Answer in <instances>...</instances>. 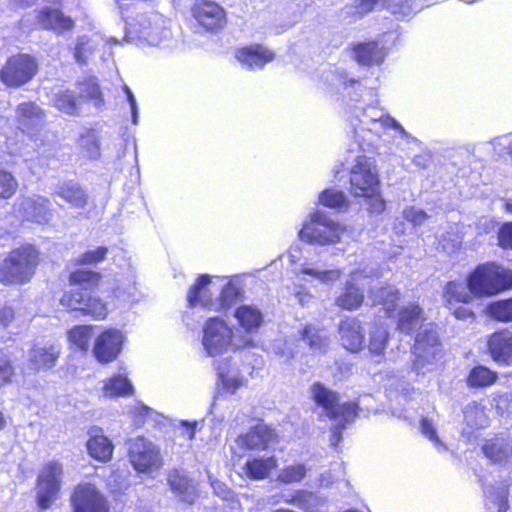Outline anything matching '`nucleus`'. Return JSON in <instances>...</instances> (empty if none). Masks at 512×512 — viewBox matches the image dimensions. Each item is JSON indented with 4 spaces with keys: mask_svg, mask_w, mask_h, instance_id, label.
Listing matches in <instances>:
<instances>
[{
    "mask_svg": "<svg viewBox=\"0 0 512 512\" xmlns=\"http://www.w3.org/2000/svg\"><path fill=\"white\" fill-rule=\"evenodd\" d=\"M73 512H109L104 495L91 483H82L71 495Z\"/></svg>",
    "mask_w": 512,
    "mask_h": 512,
    "instance_id": "nucleus-14",
    "label": "nucleus"
},
{
    "mask_svg": "<svg viewBox=\"0 0 512 512\" xmlns=\"http://www.w3.org/2000/svg\"><path fill=\"white\" fill-rule=\"evenodd\" d=\"M307 467L302 463H295L282 468L277 476V480L284 484H293L303 480L307 474Z\"/></svg>",
    "mask_w": 512,
    "mask_h": 512,
    "instance_id": "nucleus-50",
    "label": "nucleus"
},
{
    "mask_svg": "<svg viewBox=\"0 0 512 512\" xmlns=\"http://www.w3.org/2000/svg\"><path fill=\"white\" fill-rule=\"evenodd\" d=\"M277 467V459L270 457H255L248 459L243 467V471L251 479L261 480L269 477L272 470Z\"/></svg>",
    "mask_w": 512,
    "mask_h": 512,
    "instance_id": "nucleus-35",
    "label": "nucleus"
},
{
    "mask_svg": "<svg viewBox=\"0 0 512 512\" xmlns=\"http://www.w3.org/2000/svg\"><path fill=\"white\" fill-rule=\"evenodd\" d=\"M466 285L477 298L512 290V269L495 261L478 264L466 277Z\"/></svg>",
    "mask_w": 512,
    "mask_h": 512,
    "instance_id": "nucleus-1",
    "label": "nucleus"
},
{
    "mask_svg": "<svg viewBox=\"0 0 512 512\" xmlns=\"http://www.w3.org/2000/svg\"><path fill=\"white\" fill-rule=\"evenodd\" d=\"M195 21L208 31L221 29L226 24V12L222 6L210 0H196L191 6Z\"/></svg>",
    "mask_w": 512,
    "mask_h": 512,
    "instance_id": "nucleus-15",
    "label": "nucleus"
},
{
    "mask_svg": "<svg viewBox=\"0 0 512 512\" xmlns=\"http://www.w3.org/2000/svg\"><path fill=\"white\" fill-rule=\"evenodd\" d=\"M336 305L348 311L352 309V292L348 282L346 283L345 292L336 299Z\"/></svg>",
    "mask_w": 512,
    "mask_h": 512,
    "instance_id": "nucleus-61",
    "label": "nucleus"
},
{
    "mask_svg": "<svg viewBox=\"0 0 512 512\" xmlns=\"http://www.w3.org/2000/svg\"><path fill=\"white\" fill-rule=\"evenodd\" d=\"M128 455L132 466L138 472L157 471L163 465L159 447L144 437L129 441Z\"/></svg>",
    "mask_w": 512,
    "mask_h": 512,
    "instance_id": "nucleus-10",
    "label": "nucleus"
},
{
    "mask_svg": "<svg viewBox=\"0 0 512 512\" xmlns=\"http://www.w3.org/2000/svg\"><path fill=\"white\" fill-rule=\"evenodd\" d=\"M299 273L308 275L313 279L318 280L320 283L328 285L337 281L340 278L342 271L340 269H324L319 265L305 262L301 264Z\"/></svg>",
    "mask_w": 512,
    "mask_h": 512,
    "instance_id": "nucleus-38",
    "label": "nucleus"
},
{
    "mask_svg": "<svg viewBox=\"0 0 512 512\" xmlns=\"http://www.w3.org/2000/svg\"><path fill=\"white\" fill-rule=\"evenodd\" d=\"M388 339L389 333L384 327L378 325L373 326L369 334V351L374 355L383 354Z\"/></svg>",
    "mask_w": 512,
    "mask_h": 512,
    "instance_id": "nucleus-49",
    "label": "nucleus"
},
{
    "mask_svg": "<svg viewBox=\"0 0 512 512\" xmlns=\"http://www.w3.org/2000/svg\"><path fill=\"white\" fill-rule=\"evenodd\" d=\"M487 315L501 323L512 322V297L495 300L486 307Z\"/></svg>",
    "mask_w": 512,
    "mask_h": 512,
    "instance_id": "nucleus-40",
    "label": "nucleus"
},
{
    "mask_svg": "<svg viewBox=\"0 0 512 512\" xmlns=\"http://www.w3.org/2000/svg\"><path fill=\"white\" fill-rule=\"evenodd\" d=\"M60 304L68 310L80 311L83 315L91 316L96 320H102L107 316L106 305L97 297H92L80 288H72L66 291Z\"/></svg>",
    "mask_w": 512,
    "mask_h": 512,
    "instance_id": "nucleus-12",
    "label": "nucleus"
},
{
    "mask_svg": "<svg viewBox=\"0 0 512 512\" xmlns=\"http://www.w3.org/2000/svg\"><path fill=\"white\" fill-rule=\"evenodd\" d=\"M222 389L228 394H235L247 385V379L238 371L230 359L225 358L215 364Z\"/></svg>",
    "mask_w": 512,
    "mask_h": 512,
    "instance_id": "nucleus-23",
    "label": "nucleus"
},
{
    "mask_svg": "<svg viewBox=\"0 0 512 512\" xmlns=\"http://www.w3.org/2000/svg\"><path fill=\"white\" fill-rule=\"evenodd\" d=\"M15 117L18 129L26 134L36 145L46 142L44 124L45 111L34 102H23L16 107Z\"/></svg>",
    "mask_w": 512,
    "mask_h": 512,
    "instance_id": "nucleus-7",
    "label": "nucleus"
},
{
    "mask_svg": "<svg viewBox=\"0 0 512 512\" xmlns=\"http://www.w3.org/2000/svg\"><path fill=\"white\" fill-rule=\"evenodd\" d=\"M17 181L14 176L0 169V200L9 199L17 190Z\"/></svg>",
    "mask_w": 512,
    "mask_h": 512,
    "instance_id": "nucleus-51",
    "label": "nucleus"
},
{
    "mask_svg": "<svg viewBox=\"0 0 512 512\" xmlns=\"http://www.w3.org/2000/svg\"><path fill=\"white\" fill-rule=\"evenodd\" d=\"M37 19L44 29H50L57 33L69 31L74 26V21L58 9L44 8L39 11Z\"/></svg>",
    "mask_w": 512,
    "mask_h": 512,
    "instance_id": "nucleus-29",
    "label": "nucleus"
},
{
    "mask_svg": "<svg viewBox=\"0 0 512 512\" xmlns=\"http://www.w3.org/2000/svg\"><path fill=\"white\" fill-rule=\"evenodd\" d=\"M301 336L313 351L325 352L328 348L329 339L327 335L311 324L304 327Z\"/></svg>",
    "mask_w": 512,
    "mask_h": 512,
    "instance_id": "nucleus-41",
    "label": "nucleus"
},
{
    "mask_svg": "<svg viewBox=\"0 0 512 512\" xmlns=\"http://www.w3.org/2000/svg\"><path fill=\"white\" fill-rule=\"evenodd\" d=\"M79 96L81 99L92 101L96 107L103 105L102 93L96 79L93 77L79 83Z\"/></svg>",
    "mask_w": 512,
    "mask_h": 512,
    "instance_id": "nucleus-48",
    "label": "nucleus"
},
{
    "mask_svg": "<svg viewBox=\"0 0 512 512\" xmlns=\"http://www.w3.org/2000/svg\"><path fill=\"white\" fill-rule=\"evenodd\" d=\"M346 228L327 213L317 210L311 213L299 231V239L311 245L329 246L342 241Z\"/></svg>",
    "mask_w": 512,
    "mask_h": 512,
    "instance_id": "nucleus-5",
    "label": "nucleus"
},
{
    "mask_svg": "<svg viewBox=\"0 0 512 512\" xmlns=\"http://www.w3.org/2000/svg\"><path fill=\"white\" fill-rule=\"evenodd\" d=\"M107 254V248L105 247H97L96 249L86 251L80 256L74 258V263L76 265H94L102 262Z\"/></svg>",
    "mask_w": 512,
    "mask_h": 512,
    "instance_id": "nucleus-52",
    "label": "nucleus"
},
{
    "mask_svg": "<svg viewBox=\"0 0 512 512\" xmlns=\"http://www.w3.org/2000/svg\"><path fill=\"white\" fill-rule=\"evenodd\" d=\"M339 335L342 346L348 351H352V321L350 319L341 321Z\"/></svg>",
    "mask_w": 512,
    "mask_h": 512,
    "instance_id": "nucleus-58",
    "label": "nucleus"
},
{
    "mask_svg": "<svg viewBox=\"0 0 512 512\" xmlns=\"http://www.w3.org/2000/svg\"><path fill=\"white\" fill-rule=\"evenodd\" d=\"M402 216L406 221L415 226L422 225L429 217L424 210L417 209L414 206L406 207L402 212Z\"/></svg>",
    "mask_w": 512,
    "mask_h": 512,
    "instance_id": "nucleus-57",
    "label": "nucleus"
},
{
    "mask_svg": "<svg viewBox=\"0 0 512 512\" xmlns=\"http://www.w3.org/2000/svg\"><path fill=\"white\" fill-rule=\"evenodd\" d=\"M282 501L292 504L305 512H326L321 510L325 500L306 491L298 490L291 495H282Z\"/></svg>",
    "mask_w": 512,
    "mask_h": 512,
    "instance_id": "nucleus-33",
    "label": "nucleus"
},
{
    "mask_svg": "<svg viewBox=\"0 0 512 512\" xmlns=\"http://www.w3.org/2000/svg\"><path fill=\"white\" fill-rule=\"evenodd\" d=\"M499 379L495 370L485 365H475L468 372L465 383L469 388L480 389L494 385Z\"/></svg>",
    "mask_w": 512,
    "mask_h": 512,
    "instance_id": "nucleus-32",
    "label": "nucleus"
},
{
    "mask_svg": "<svg viewBox=\"0 0 512 512\" xmlns=\"http://www.w3.org/2000/svg\"><path fill=\"white\" fill-rule=\"evenodd\" d=\"M464 417L469 424L477 428L485 427L489 423L486 406L478 401H472L465 407Z\"/></svg>",
    "mask_w": 512,
    "mask_h": 512,
    "instance_id": "nucleus-44",
    "label": "nucleus"
},
{
    "mask_svg": "<svg viewBox=\"0 0 512 512\" xmlns=\"http://www.w3.org/2000/svg\"><path fill=\"white\" fill-rule=\"evenodd\" d=\"M80 153L89 159H98L101 155L100 138L93 129H87L81 133L78 139Z\"/></svg>",
    "mask_w": 512,
    "mask_h": 512,
    "instance_id": "nucleus-37",
    "label": "nucleus"
},
{
    "mask_svg": "<svg viewBox=\"0 0 512 512\" xmlns=\"http://www.w3.org/2000/svg\"><path fill=\"white\" fill-rule=\"evenodd\" d=\"M202 345L210 357H215L229 350L254 346L249 336H237L231 327L220 318H210L203 328Z\"/></svg>",
    "mask_w": 512,
    "mask_h": 512,
    "instance_id": "nucleus-4",
    "label": "nucleus"
},
{
    "mask_svg": "<svg viewBox=\"0 0 512 512\" xmlns=\"http://www.w3.org/2000/svg\"><path fill=\"white\" fill-rule=\"evenodd\" d=\"M275 433L264 423H259L251 428L246 434L239 435L235 445L231 447L234 454L242 456V449L264 450L274 440Z\"/></svg>",
    "mask_w": 512,
    "mask_h": 512,
    "instance_id": "nucleus-17",
    "label": "nucleus"
},
{
    "mask_svg": "<svg viewBox=\"0 0 512 512\" xmlns=\"http://www.w3.org/2000/svg\"><path fill=\"white\" fill-rule=\"evenodd\" d=\"M197 425V421H181L178 428L180 436L186 439L187 441H192L195 437Z\"/></svg>",
    "mask_w": 512,
    "mask_h": 512,
    "instance_id": "nucleus-60",
    "label": "nucleus"
},
{
    "mask_svg": "<svg viewBox=\"0 0 512 512\" xmlns=\"http://www.w3.org/2000/svg\"><path fill=\"white\" fill-rule=\"evenodd\" d=\"M509 488L508 486L496 497L497 512H506L509 509Z\"/></svg>",
    "mask_w": 512,
    "mask_h": 512,
    "instance_id": "nucleus-64",
    "label": "nucleus"
},
{
    "mask_svg": "<svg viewBox=\"0 0 512 512\" xmlns=\"http://www.w3.org/2000/svg\"><path fill=\"white\" fill-rule=\"evenodd\" d=\"M132 393L131 382L121 373L109 378L103 386V394L106 397H126Z\"/></svg>",
    "mask_w": 512,
    "mask_h": 512,
    "instance_id": "nucleus-39",
    "label": "nucleus"
},
{
    "mask_svg": "<svg viewBox=\"0 0 512 512\" xmlns=\"http://www.w3.org/2000/svg\"><path fill=\"white\" fill-rule=\"evenodd\" d=\"M486 349L494 362L500 365L511 364L512 332L507 328L494 331L487 337Z\"/></svg>",
    "mask_w": 512,
    "mask_h": 512,
    "instance_id": "nucleus-19",
    "label": "nucleus"
},
{
    "mask_svg": "<svg viewBox=\"0 0 512 512\" xmlns=\"http://www.w3.org/2000/svg\"><path fill=\"white\" fill-rule=\"evenodd\" d=\"M55 193L77 209H83L88 202L86 192L78 184L73 182L59 184Z\"/></svg>",
    "mask_w": 512,
    "mask_h": 512,
    "instance_id": "nucleus-36",
    "label": "nucleus"
},
{
    "mask_svg": "<svg viewBox=\"0 0 512 512\" xmlns=\"http://www.w3.org/2000/svg\"><path fill=\"white\" fill-rule=\"evenodd\" d=\"M60 355V347L55 344H35L28 352L29 369L38 372L40 370L50 369Z\"/></svg>",
    "mask_w": 512,
    "mask_h": 512,
    "instance_id": "nucleus-22",
    "label": "nucleus"
},
{
    "mask_svg": "<svg viewBox=\"0 0 512 512\" xmlns=\"http://www.w3.org/2000/svg\"><path fill=\"white\" fill-rule=\"evenodd\" d=\"M160 18L154 16L153 19L140 15L135 18L126 31V40L131 43H147L152 46H159L163 40L171 35L169 29L164 28L159 23Z\"/></svg>",
    "mask_w": 512,
    "mask_h": 512,
    "instance_id": "nucleus-9",
    "label": "nucleus"
},
{
    "mask_svg": "<svg viewBox=\"0 0 512 512\" xmlns=\"http://www.w3.org/2000/svg\"><path fill=\"white\" fill-rule=\"evenodd\" d=\"M39 263V252L30 244L13 249L0 263V283L24 284L31 280Z\"/></svg>",
    "mask_w": 512,
    "mask_h": 512,
    "instance_id": "nucleus-3",
    "label": "nucleus"
},
{
    "mask_svg": "<svg viewBox=\"0 0 512 512\" xmlns=\"http://www.w3.org/2000/svg\"><path fill=\"white\" fill-rule=\"evenodd\" d=\"M88 435L89 439L86 444L88 454L103 463L111 460L114 447L111 440L104 435L103 430L99 427H92L88 431Z\"/></svg>",
    "mask_w": 512,
    "mask_h": 512,
    "instance_id": "nucleus-24",
    "label": "nucleus"
},
{
    "mask_svg": "<svg viewBox=\"0 0 512 512\" xmlns=\"http://www.w3.org/2000/svg\"><path fill=\"white\" fill-rule=\"evenodd\" d=\"M242 293L243 288L240 280L238 278L230 280L221 290L216 310H222L231 306L242 296Z\"/></svg>",
    "mask_w": 512,
    "mask_h": 512,
    "instance_id": "nucleus-42",
    "label": "nucleus"
},
{
    "mask_svg": "<svg viewBox=\"0 0 512 512\" xmlns=\"http://www.w3.org/2000/svg\"><path fill=\"white\" fill-rule=\"evenodd\" d=\"M493 407L499 415L507 413L512 408V394L498 392L493 395Z\"/></svg>",
    "mask_w": 512,
    "mask_h": 512,
    "instance_id": "nucleus-55",
    "label": "nucleus"
},
{
    "mask_svg": "<svg viewBox=\"0 0 512 512\" xmlns=\"http://www.w3.org/2000/svg\"><path fill=\"white\" fill-rule=\"evenodd\" d=\"M420 426H421V431L422 433L428 437L431 441H434V442H438L439 441V438H438V435H437V431L436 429L434 428L433 424L431 423L430 420H428L427 418H423L420 422Z\"/></svg>",
    "mask_w": 512,
    "mask_h": 512,
    "instance_id": "nucleus-63",
    "label": "nucleus"
},
{
    "mask_svg": "<svg viewBox=\"0 0 512 512\" xmlns=\"http://www.w3.org/2000/svg\"><path fill=\"white\" fill-rule=\"evenodd\" d=\"M124 335L117 329H107L98 335L94 341L92 353L101 364L116 360L122 350Z\"/></svg>",
    "mask_w": 512,
    "mask_h": 512,
    "instance_id": "nucleus-16",
    "label": "nucleus"
},
{
    "mask_svg": "<svg viewBox=\"0 0 512 512\" xmlns=\"http://www.w3.org/2000/svg\"><path fill=\"white\" fill-rule=\"evenodd\" d=\"M91 52L92 45L90 44V39L86 36L79 37L74 52L75 60L80 64H84L87 61L88 54Z\"/></svg>",
    "mask_w": 512,
    "mask_h": 512,
    "instance_id": "nucleus-56",
    "label": "nucleus"
},
{
    "mask_svg": "<svg viewBox=\"0 0 512 512\" xmlns=\"http://www.w3.org/2000/svg\"><path fill=\"white\" fill-rule=\"evenodd\" d=\"M93 337V326L79 325L68 331V340L71 345L81 351L87 352Z\"/></svg>",
    "mask_w": 512,
    "mask_h": 512,
    "instance_id": "nucleus-43",
    "label": "nucleus"
},
{
    "mask_svg": "<svg viewBox=\"0 0 512 512\" xmlns=\"http://www.w3.org/2000/svg\"><path fill=\"white\" fill-rule=\"evenodd\" d=\"M425 314L418 303H409L399 309L397 315V329L405 334H412L418 324L423 323Z\"/></svg>",
    "mask_w": 512,
    "mask_h": 512,
    "instance_id": "nucleus-28",
    "label": "nucleus"
},
{
    "mask_svg": "<svg viewBox=\"0 0 512 512\" xmlns=\"http://www.w3.org/2000/svg\"><path fill=\"white\" fill-rule=\"evenodd\" d=\"M311 392L317 405L324 409L328 417L337 418L341 414L342 407L338 403V396L333 391L320 383H315L311 388Z\"/></svg>",
    "mask_w": 512,
    "mask_h": 512,
    "instance_id": "nucleus-31",
    "label": "nucleus"
},
{
    "mask_svg": "<svg viewBox=\"0 0 512 512\" xmlns=\"http://www.w3.org/2000/svg\"><path fill=\"white\" fill-rule=\"evenodd\" d=\"M234 317L245 332L243 336H249L252 340V335L258 332L264 322L263 313L255 305L237 307Z\"/></svg>",
    "mask_w": 512,
    "mask_h": 512,
    "instance_id": "nucleus-26",
    "label": "nucleus"
},
{
    "mask_svg": "<svg viewBox=\"0 0 512 512\" xmlns=\"http://www.w3.org/2000/svg\"><path fill=\"white\" fill-rule=\"evenodd\" d=\"M387 52V48L374 39L354 45V59L361 66L372 67L381 65L387 56Z\"/></svg>",
    "mask_w": 512,
    "mask_h": 512,
    "instance_id": "nucleus-21",
    "label": "nucleus"
},
{
    "mask_svg": "<svg viewBox=\"0 0 512 512\" xmlns=\"http://www.w3.org/2000/svg\"><path fill=\"white\" fill-rule=\"evenodd\" d=\"M123 90L127 96V101L131 108L132 122H133V124H137L138 123V105L136 102V98H135L133 92L131 91V89L129 88V86L124 85Z\"/></svg>",
    "mask_w": 512,
    "mask_h": 512,
    "instance_id": "nucleus-62",
    "label": "nucleus"
},
{
    "mask_svg": "<svg viewBox=\"0 0 512 512\" xmlns=\"http://www.w3.org/2000/svg\"><path fill=\"white\" fill-rule=\"evenodd\" d=\"M354 197L363 198L370 214H381L386 210V201L381 195L380 179L373 157L359 156L354 164Z\"/></svg>",
    "mask_w": 512,
    "mask_h": 512,
    "instance_id": "nucleus-2",
    "label": "nucleus"
},
{
    "mask_svg": "<svg viewBox=\"0 0 512 512\" xmlns=\"http://www.w3.org/2000/svg\"><path fill=\"white\" fill-rule=\"evenodd\" d=\"M63 466L57 461L46 463L37 478L36 499L39 508L47 510L57 499L61 489Z\"/></svg>",
    "mask_w": 512,
    "mask_h": 512,
    "instance_id": "nucleus-8",
    "label": "nucleus"
},
{
    "mask_svg": "<svg viewBox=\"0 0 512 512\" xmlns=\"http://www.w3.org/2000/svg\"><path fill=\"white\" fill-rule=\"evenodd\" d=\"M209 481H210V484L213 488L215 495H217L218 497H220L224 500H232L233 499V492L230 490V488L226 484L213 478L211 475H209Z\"/></svg>",
    "mask_w": 512,
    "mask_h": 512,
    "instance_id": "nucleus-59",
    "label": "nucleus"
},
{
    "mask_svg": "<svg viewBox=\"0 0 512 512\" xmlns=\"http://www.w3.org/2000/svg\"><path fill=\"white\" fill-rule=\"evenodd\" d=\"M400 298V291L389 285L372 291V304L381 306L388 317L394 315Z\"/></svg>",
    "mask_w": 512,
    "mask_h": 512,
    "instance_id": "nucleus-34",
    "label": "nucleus"
},
{
    "mask_svg": "<svg viewBox=\"0 0 512 512\" xmlns=\"http://www.w3.org/2000/svg\"><path fill=\"white\" fill-rule=\"evenodd\" d=\"M481 450L494 464L509 462L512 459V434L507 430L494 433L484 440Z\"/></svg>",
    "mask_w": 512,
    "mask_h": 512,
    "instance_id": "nucleus-18",
    "label": "nucleus"
},
{
    "mask_svg": "<svg viewBox=\"0 0 512 512\" xmlns=\"http://www.w3.org/2000/svg\"><path fill=\"white\" fill-rule=\"evenodd\" d=\"M235 58L244 69L256 70L263 69L267 63L272 62L275 54L267 47L255 44L236 50Z\"/></svg>",
    "mask_w": 512,
    "mask_h": 512,
    "instance_id": "nucleus-20",
    "label": "nucleus"
},
{
    "mask_svg": "<svg viewBox=\"0 0 512 512\" xmlns=\"http://www.w3.org/2000/svg\"><path fill=\"white\" fill-rule=\"evenodd\" d=\"M415 348L425 356L435 358L443 352L442 341L439 336L437 325L430 324L419 331L415 336Z\"/></svg>",
    "mask_w": 512,
    "mask_h": 512,
    "instance_id": "nucleus-25",
    "label": "nucleus"
},
{
    "mask_svg": "<svg viewBox=\"0 0 512 512\" xmlns=\"http://www.w3.org/2000/svg\"><path fill=\"white\" fill-rule=\"evenodd\" d=\"M168 483L171 490L183 501L188 503L194 502L197 494V485L184 472L178 470L171 471L168 476Z\"/></svg>",
    "mask_w": 512,
    "mask_h": 512,
    "instance_id": "nucleus-30",
    "label": "nucleus"
},
{
    "mask_svg": "<svg viewBox=\"0 0 512 512\" xmlns=\"http://www.w3.org/2000/svg\"><path fill=\"white\" fill-rule=\"evenodd\" d=\"M319 202L337 211H346L349 208V200L341 192L334 189H326L319 196Z\"/></svg>",
    "mask_w": 512,
    "mask_h": 512,
    "instance_id": "nucleus-47",
    "label": "nucleus"
},
{
    "mask_svg": "<svg viewBox=\"0 0 512 512\" xmlns=\"http://www.w3.org/2000/svg\"><path fill=\"white\" fill-rule=\"evenodd\" d=\"M53 106L59 111L73 116L78 114L79 103L76 101L75 94L71 90H63L58 92L53 100Z\"/></svg>",
    "mask_w": 512,
    "mask_h": 512,
    "instance_id": "nucleus-45",
    "label": "nucleus"
},
{
    "mask_svg": "<svg viewBox=\"0 0 512 512\" xmlns=\"http://www.w3.org/2000/svg\"><path fill=\"white\" fill-rule=\"evenodd\" d=\"M443 305L458 320H474L475 312L469 307L477 298L476 295L464 286L463 283L450 280L445 283L441 292Z\"/></svg>",
    "mask_w": 512,
    "mask_h": 512,
    "instance_id": "nucleus-6",
    "label": "nucleus"
},
{
    "mask_svg": "<svg viewBox=\"0 0 512 512\" xmlns=\"http://www.w3.org/2000/svg\"><path fill=\"white\" fill-rule=\"evenodd\" d=\"M49 205V199L43 196L23 197L16 201L13 211L22 221L44 225L52 218Z\"/></svg>",
    "mask_w": 512,
    "mask_h": 512,
    "instance_id": "nucleus-13",
    "label": "nucleus"
},
{
    "mask_svg": "<svg viewBox=\"0 0 512 512\" xmlns=\"http://www.w3.org/2000/svg\"><path fill=\"white\" fill-rule=\"evenodd\" d=\"M100 278L101 275L95 271L78 269L70 274L69 283L74 286L82 287L81 290H87L97 286Z\"/></svg>",
    "mask_w": 512,
    "mask_h": 512,
    "instance_id": "nucleus-46",
    "label": "nucleus"
},
{
    "mask_svg": "<svg viewBox=\"0 0 512 512\" xmlns=\"http://www.w3.org/2000/svg\"><path fill=\"white\" fill-rule=\"evenodd\" d=\"M37 63L28 54L10 57L0 71L1 81L10 87H19L29 82L37 73Z\"/></svg>",
    "mask_w": 512,
    "mask_h": 512,
    "instance_id": "nucleus-11",
    "label": "nucleus"
},
{
    "mask_svg": "<svg viewBox=\"0 0 512 512\" xmlns=\"http://www.w3.org/2000/svg\"><path fill=\"white\" fill-rule=\"evenodd\" d=\"M497 244L504 250H512V221L504 222L498 228Z\"/></svg>",
    "mask_w": 512,
    "mask_h": 512,
    "instance_id": "nucleus-54",
    "label": "nucleus"
},
{
    "mask_svg": "<svg viewBox=\"0 0 512 512\" xmlns=\"http://www.w3.org/2000/svg\"><path fill=\"white\" fill-rule=\"evenodd\" d=\"M211 278L208 275H201L196 283L190 288L187 294V301L190 307L201 305L203 307L216 309L217 301L212 299Z\"/></svg>",
    "mask_w": 512,
    "mask_h": 512,
    "instance_id": "nucleus-27",
    "label": "nucleus"
},
{
    "mask_svg": "<svg viewBox=\"0 0 512 512\" xmlns=\"http://www.w3.org/2000/svg\"><path fill=\"white\" fill-rule=\"evenodd\" d=\"M14 374L10 355L0 349V386L11 382Z\"/></svg>",
    "mask_w": 512,
    "mask_h": 512,
    "instance_id": "nucleus-53",
    "label": "nucleus"
}]
</instances>
